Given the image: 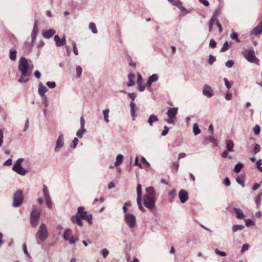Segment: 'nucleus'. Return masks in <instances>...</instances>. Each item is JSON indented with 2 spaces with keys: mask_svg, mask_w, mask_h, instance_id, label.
Here are the masks:
<instances>
[{
  "mask_svg": "<svg viewBox=\"0 0 262 262\" xmlns=\"http://www.w3.org/2000/svg\"><path fill=\"white\" fill-rule=\"evenodd\" d=\"M146 194L143 199L144 205L149 209H154L155 206V191L153 187L146 188Z\"/></svg>",
  "mask_w": 262,
  "mask_h": 262,
  "instance_id": "nucleus-1",
  "label": "nucleus"
},
{
  "mask_svg": "<svg viewBox=\"0 0 262 262\" xmlns=\"http://www.w3.org/2000/svg\"><path fill=\"white\" fill-rule=\"evenodd\" d=\"M48 231L47 226L44 223H42L39 227L35 234L37 243L40 244V242H45L48 237Z\"/></svg>",
  "mask_w": 262,
  "mask_h": 262,
  "instance_id": "nucleus-2",
  "label": "nucleus"
},
{
  "mask_svg": "<svg viewBox=\"0 0 262 262\" xmlns=\"http://www.w3.org/2000/svg\"><path fill=\"white\" fill-rule=\"evenodd\" d=\"M29 63L28 60L25 57H21L18 62V70L21 72L22 76L28 75Z\"/></svg>",
  "mask_w": 262,
  "mask_h": 262,
  "instance_id": "nucleus-3",
  "label": "nucleus"
},
{
  "mask_svg": "<svg viewBox=\"0 0 262 262\" xmlns=\"http://www.w3.org/2000/svg\"><path fill=\"white\" fill-rule=\"evenodd\" d=\"M24 160L23 158H19L13 165L12 170L21 176H25L27 170L23 168L21 164V162Z\"/></svg>",
  "mask_w": 262,
  "mask_h": 262,
  "instance_id": "nucleus-4",
  "label": "nucleus"
},
{
  "mask_svg": "<svg viewBox=\"0 0 262 262\" xmlns=\"http://www.w3.org/2000/svg\"><path fill=\"white\" fill-rule=\"evenodd\" d=\"M40 214V211L37 209H34L30 214V224L33 228H36L39 223V219Z\"/></svg>",
  "mask_w": 262,
  "mask_h": 262,
  "instance_id": "nucleus-5",
  "label": "nucleus"
},
{
  "mask_svg": "<svg viewBox=\"0 0 262 262\" xmlns=\"http://www.w3.org/2000/svg\"><path fill=\"white\" fill-rule=\"evenodd\" d=\"M178 109L177 107H169L166 113L168 116V119L165 120L168 124H174L175 118L178 113Z\"/></svg>",
  "mask_w": 262,
  "mask_h": 262,
  "instance_id": "nucleus-6",
  "label": "nucleus"
},
{
  "mask_svg": "<svg viewBox=\"0 0 262 262\" xmlns=\"http://www.w3.org/2000/svg\"><path fill=\"white\" fill-rule=\"evenodd\" d=\"M13 206L18 207L20 206L23 201V192L20 190H18L15 192L13 197Z\"/></svg>",
  "mask_w": 262,
  "mask_h": 262,
  "instance_id": "nucleus-7",
  "label": "nucleus"
},
{
  "mask_svg": "<svg viewBox=\"0 0 262 262\" xmlns=\"http://www.w3.org/2000/svg\"><path fill=\"white\" fill-rule=\"evenodd\" d=\"M245 58L250 62H256L257 58L253 49L246 50L243 52Z\"/></svg>",
  "mask_w": 262,
  "mask_h": 262,
  "instance_id": "nucleus-8",
  "label": "nucleus"
},
{
  "mask_svg": "<svg viewBox=\"0 0 262 262\" xmlns=\"http://www.w3.org/2000/svg\"><path fill=\"white\" fill-rule=\"evenodd\" d=\"M126 224L130 229H133L136 225V217L132 213H127L124 216Z\"/></svg>",
  "mask_w": 262,
  "mask_h": 262,
  "instance_id": "nucleus-9",
  "label": "nucleus"
},
{
  "mask_svg": "<svg viewBox=\"0 0 262 262\" xmlns=\"http://www.w3.org/2000/svg\"><path fill=\"white\" fill-rule=\"evenodd\" d=\"M64 137L63 134H60L56 142L54 150L56 152H58L60 148L64 145Z\"/></svg>",
  "mask_w": 262,
  "mask_h": 262,
  "instance_id": "nucleus-10",
  "label": "nucleus"
},
{
  "mask_svg": "<svg viewBox=\"0 0 262 262\" xmlns=\"http://www.w3.org/2000/svg\"><path fill=\"white\" fill-rule=\"evenodd\" d=\"M202 93L205 96L208 98H211L213 95V92L211 87L208 84L204 85Z\"/></svg>",
  "mask_w": 262,
  "mask_h": 262,
  "instance_id": "nucleus-11",
  "label": "nucleus"
},
{
  "mask_svg": "<svg viewBox=\"0 0 262 262\" xmlns=\"http://www.w3.org/2000/svg\"><path fill=\"white\" fill-rule=\"evenodd\" d=\"M137 84L138 89L140 92H143L145 90L146 85L143 84L142 77L139 73L137 75Z\"/></svg>",
  "mask_w": 262,
  "mask_h": 262,
  "instance_id": "nucleus-12",
  "label": "nucleus"
},
{
  "mask_svg": "<svg viewBox=\"0 0 262 262\" xmlns=\"http://www.w3.org/2000/svg\"><path fill=\"white\" fill-rule=\"evenodd\" d=\"M250 34L256 36L262 34V20L251 31Z\"/></svg>",
  "mask_w": 262,
  "mask_h": 262,
  "instance_id": "nucleus-13",
  "label": "nucleus"
},
{
  "mask_svg": "<svg viewBox=\"0 0 262 262\" xmlns=\"http://www.w3.org/2000/svg\"><path fill=\"white\" fill-rule=\"evenodd\" d=\"M158 79L159 76L157 74H154L151 76H149L146 84L147 88H150L152 83L157 81Z\"/></svg>",
  "mask_w": 262,
  "mask_h": 262,
  "instance_id": "nucleus-14",
  "label": "nucleus"
},
{
  "mask_svg": "<svg viewBox=\"0 0 262 262\" xmlns=\"http://www.w3.org/2000/svg\"><path fill=\"white\" fill-rule=\"evenodd\" d=\"M179 198L182 203H184L188 199L187 192L184 190H181L179 192Z\"/></svg>",
  "mask_w": 262,
  "mask_h": 262,
  "instance_id": "nucleus-15",
  "label": "nucleus"
},
{
  "mask_svg": "<svg viewBox=\"0 0 262 262\" xmlns=\"http://www.w3.org/2000/svg\"><path fill=\"white\" fill-rule=\"evenodd\" d=\"M54 40L56 43V45L57 47H61L64 46L66 43V39L65 36H63L62 38H60L59 35H56L54 36Z\"/></svg>",
  "mask_w": 262,
  "mask_h": 262,
  "instance_id": "nucleus-16",
  "label": "nucleus"
},
{
  "mask_svg": "<svg viewBox=\"0 0 262 262\" xmlns=\"http://www.w3.org/2000/svg\"><path fill=\"white\" fill-rule=\"evenodd\" d=\"M38 94L43 99H47L45 93L48 91V89L42 83H39L38 85Z\"/></svg>",
  "mask_w": 262,
  "mask_h": 262,
  "instance_id": "nucleus-17",
  "label": "nucleus"
},
{
  "mask_svg": "<svg viewBox=\"0 0 262 262\" xmlns=\"http://www.w3.org/2000/svg\"><path fill=\"white\" fill-rule=\"evenodd\" d=\"M38 22L37 20H35L33 26V29L31 33V40L33 42H35L37 34L38 31Z\"/></svg>",
  "mask_w": 262,
  "mask_h": 262,
  "instance_id": "nucleus-18",
  "label": "nucleus"
},
{
  "mask_svg": "<svg viewBox=\"0 0 262 262\" xmlns=\"http://www.w3.org/2000/svg\"><path fill=\"white\" fill-rule=\"evenodd\" d=\"M71 221L72 223H76L79 226H82L83 225V222L81 220V217L77 213L71 217Z\"/></svg>",
  "mask_w": 262,
  "mask_h": 262,
  "instance_id": "nucleus-19",
  "label": "nucleus"
},
{
  "mask_svg": "<svg viewBox=\"0 0 262 262\" xmlns=\"http://www.w3.org/2000/svg\"><path fill=\"white\" fill-rule=\"evenodd\" d=\"M172 5L177 7L181 11H185L186 9L182 6L180 0H168Z\"/></svg>",
  "mask_w": 262,
  "mask_h": 262,
  "instance_id": "nucleus-20",
  "label": "nucleus"
},
{
  "mask_svg": "<svg viewBox=\"0 0 262 262\" xmlns=\"http://www.w3.org/2000/svg\"><path fill=\"white\" fill-rule=\"evenodd\" d=\"M209 142H211L213 144V146H216L217 145V142L216 140L212 136L205 138L204 142H203L204 145H207Z\"/></svg>",
  "mask_w": 262,
  "mask_h": 262,
  "instance_id": "nucleus-21",
  "label": "nucleus"
},
{
  "mask_svg": "<svg viewBox=\"0 0 262 262\" xmlns=\"http://www.w3.org/2000/svg\"><path fill=\"white\" fill-rule=\"evenodd\" d=\"M56 33L54 29H50L42 32V35L45 38H50Z\"/></svg>",
  "mask_w": 262,
  "mask_h": 262,
  "instance_id": "nucleus-22",
  "label": "nucleus"
},
{
  "mask_svg": "<svg viewBox=\"0 0 262 262\" xmlns=\"http://www.w3.org/2000/svg\"><path fill=\"white\" fill-rule=\"evenodd\" d=\"M233 210L236 214V217L237 219H243L245 217V215L244 214L243 211L241 209L234 208Z\"/></svg>",
  "mask_w": 262,
  "mask_h": 262,
  "instance_id": "nucleus-23",
  "label": "nucleus"
},
{
  "mask_svg": "<svg viewBox=\"0 0 262 262\" xmlns=\"http://www.w3.org/2000/svg\"><path fill=\"white\" fill-rule=\"evenodd\" d=\"M84 208L82 206H80L78 208L77 213L79 216L82 219H85L87 216V211H84Z\"/></svg>",
  "mask_w": 262,
  "mask_h": 262,
  "instance_id": "nucleus-24",
  "label": "nucleus"
},
{
  "mask_svg": "<svg viewBox=\"0 0 262 262\" xmlns=\"http://www.w3.org/2000/svg\"><path fill=\"white\" fill-rule=\"evenodd\" d=\"M135 78V75L134 74L129 73L128 75V82L127 83L128 86H132L134 85L135 82L134 79Z\"/></svg>",
  "mask_w": 262,
  "mask_h": 262,
  "instance_id": "nucleus-25",
  "label": "nucleus"
},
{
  "mask_svg": "<svg viewBox=\"0 0 262 262\" xmlns=\"http://www.w3.org/2000/svg\"><path fill=\"white\" fill-rule=\"evenodd\" d=\"M158 120H159V119H158L157 116H156L155 115L152 114L149 116V117L147 120V122L150 126H152L153 123L157 122Z\"/></svg>",
  "mask_w": 262,
  "mask_h": 262,
  "instance_id": "nucleus-26",
  "label": "nucleus"
},
{
  "mask_svg": "<svg viewBox=\"0 0 262 262\" xmlns=\"http://www.w3.org/2000/svg\"><path fill=\"white\" fill-rule=\"evenodd\" d=\"M233 147L234 143L233 141L231 140H228L226 141V147L228 151H233Z\"/></svg>",
  "mask_w": 262,
  "mask_h": 262,
  "instance_id": "nucleus-27",
  "label": "nucleus"
},
{
  "mask_svg": "<svg viewBox=\"0 0 262 262\" xmlns=\"http://www.w3.org/2000/svg\"><path fill=\"white\" fill-rule=\"evenodd\" d=\"M109 112H110L109 108H106L102 111V114H103V115L104 117V120L106 123H108L110 121L109 115H108Z\"/></svg>",
  "mask_w": 262,
  "mask_h": 262,
  "instance_id": "nucleus-28",
  "label": "nucleus"
},
{
  "mask_svg": "<svg viewBox=\"0 0 262 262\" xmlns=\"http://www.w3.org/2000/svg\"><path fill=\"white\" fill-rule=\"evenodd\" d=\"M231 45H232L231 41L225 42L224 43L223 47L221 49L220 51L222 52L226 51L227 50H228L229 49V48L231 47Z\"/></svg>",
  "mask_w": 262,
  "mask_h": 262,
  "instance_id": "nucleus-29",
  "label": "nucleus"
},
{
  "mask_svg": "<svg viewBox=\"0 0 262 262\" xmlns=\"http://www.w3.org/2000/svg\"><path fill=\"white\" fill-rule=\"evenodd\" d=\"M17 51L15 49H11L10 50L9 57L12 60H15L16 58Z\"/></svg>",
  "mask_w": 262,
  "mask_h": 262,
  "instance_id": "nucleus-30",
  "label": "nucleus"
},
{
  "mask_svg": "<svg viewBox=\"0 0 262 262\" xmlns=\"http://www.w3.org/2000/svg\"><path fill=\"white\" fill-rule=\"evenodd\" d=\"M243 164L241 162H238L235 165L233 171L235 173H238L240 172V171L243 168Z\"/></svg>",
  "mask_w": 262,
  "mask_h": 262,
  "instance_id": "nucleus-31",
  "label": "nucleus"
},
{
  "mask_svg": "<svg viewBox=\"0 0 262 262\" xmlns=\"http://www.w3.org/2000/svg\"><path fill=\"white\" fill-rule=\"evenodd\" d=\"M123 156L119 154L116 157V161L115 162L114 165L115 166H117L120 165L123 161Z\"/></svg>",
  "mask_w": 262,
  "mask_h": 262,
  "instance_id": "nucleus-32",
  "label": "nucleus"
},
{
  "mask_svg": "<svg viewBox=\"0 0 262 262\" xmlns=\"http://www.w3.org/2000/svg\"><path fill=\"white\" fill-rule=\"evenodd\" d=\"M137 200L141 199V193H142V186L141 184H138L137 186Z\"/></svg>",
  "mask_w": 262,
  "mask_h": 262,
  "instance_id": "nucleus-33",
  "label": "nucleus"
},
{
  "mask_svg": "<svg viewBox=\"0 0 262 262\" xmlns=\"http://www.w3.org/2000/svg\"><path fill=\"white\" fill-rule=\"evenodd\" d=\"M193 133L195 135H198L201 133V130L199 127V125L197 123H194L193 125Z\"/></svg>",
  "mask_w": 262,
  "mask_h": 262,
  "instance_id": "nucleus-34",
  "label": "nucleus"
},
{
  "mask_svg": "<svg viewBox=\"0 0 262 262\" xmlns=\"http://www.w3.org/2000/svg\"><path fill=\"white\" fill-rule=\"evenodd\" d=\"M86 130L85 128H81L77 132L76 135L78 138L81 139L82 138L83 134L86 132Z\"/></svg>",
  "mask_w": 262,
  "mask_h": 262,
  "instance_id": "nucleus-35",
  "label": "nucleus"
},
{
  "mask_svg": "<svg viewBox=\"0 0 262 262\" xmlns=\"http://www.w3.org/2000/svg\"><path fill=\"white\" fill-rule=\"evenodd\" d=\"M245 228L244 225H234L232 227V231L235 232L238 230H242Z\"/></svg>",
  "mask_w": 262,
  "mask_h": 262,
  "instance_id": "nucleus-36",
  "label": "nucleus"
},
{
  "mask_svg": "<svg viewBox=\"0 0 262 262\" xmlns=\"http://www.w3.org/2000/svg\"><path fill=\"white\" fill-rule=\"evenodd\" d=\"M89 29L92 31V32L93 33H94V34H97V33L98 31H97V30L96 29V25H95V24L94 23H91L89 24Z\"/></svg>",
  "mask_w": 262,
  "mask_h": 262,
  "instance_id": "nucleus-37",
  "label": "nucleus"
},
{
  "mask_svg": "<svg viewBox=\"0 0 262 262\" xmlns=\"http://www.w3.org/2000/svg\"><path fill=\"white\" fill-rule=\"evenodd\" d=\"M71 232V230L70 229H67L65 230L64 233L63 234V237L65 240L69 239V236L70 235Z\"/></svg>",
  "mask_w": 262,
  "mask_h": 262,
  "instance_id": "nucleus-38",
  "label": "nucleus"
},
{
  "mask_svg": "<svg viewBox=\"0 0 262 262\" xmlns=\"http://www.w3.org/2000/svg\"><path fill=\"white\" fill-rule=\"evenodd\" d=\"M230 38L232 39L235 40L238 42H241V41L239 39H238L237 37V34L236 32H235L233 30H232V33L230 35Z\"/></svg>",
  "mask_w": 262,
  "mask_h": 262,
  "instance_id": "nucleus-39",
  "label": "nucleus"
},
{
  "mask_svg": "<svg viewBox=\"0 0 262 262\" xmlns=\"http://www.w3.org/2000/svg\"><path fill=\"white\" fill-rule=\"evenodd\" d=\"M34 42H33L32 40L31 42H27L25 45V48L27 50H28L29 52H30L34 46Z\"/></svg>",
  "mask_w": 262,
  "mask_h": 262,
  "instance_id": "nucleus-40",
  "label": "nucleus"
},
{
  "mask_svg": "<svg viewBox=\"0 0 262 262\" xmlns=\"http://www.w3.org/2000/svg\"><path fill=\"white\" fill-rule=\"evenodd\" d=\"M45 201L48 207L50 208H51L52 206V203L50 195L48 196H45Z\"/></svg>",
  "mask_w": 262,
  "mask_h": 262,
  "instance_id": "nucleus-41",
  "label": "nucleus"
},
{
  "mask_svg": "<svg viewBox=\"0 0 262 262\" xmlns=\"http://www.w3.org/2000/svg\"><path fill=\"white\" fill-rule=\"evenodd\" d=\"M76 71L77 77H79L81 76L82 72V69L81 67L80 66H77Z\"/></svg>",
  "mask_w": 262,
  "mask_h": 262,
  "instance_id": "nucleus-42",
  "label": "nucleus"
},
{
  "mask_svg": "<svg viewBox=\"0 0 262 262\" xmlns=\"http://www.w3.org/2000/svg\"><path fill=\"white\" fill-rule=\"evenodd\" d=\"M46 84L50 89H54L56 86V83L54 81H48Z\"/></svg>",
  "mask_w": 262,
  "mask_h": 262,
  "instance_id": "nucleus-43",
  "label": "nucleus"
},
{
  "mask_svg": "<svg viewBox=\"0 0 262 262\" xmlns=\"http://www.w3.org/2000/svg\"><path fill=\"white\" fill-rule=\"evenodd\" d=\"M217 21H219L216 17V14L215 13H214L213 16H212L210 20L209 23L214 24V23H215V24H217Z\"/></svg>",
  "mask_w": 262,
  "mask_h": 262,
  "instance_id": "nucleus-44",
  "label": "nucleus"
},
{
  "mask_svg": "<svg viewBox=\"0 0 262 262\" xmlns=\"http://www.w3.org/2000/svg\"><path fill=\"white\" fill-rule=\"evenodd\" d=\"M260 131V127L259 125H256L253 128V132L255 135H259Z\"/></svg>",
  "mask_w": 262,
  "mask_h": 262,
  "instance_id": "nucleus-45",
  "label": "nucleus"
},
{
  "mask_svg": "<svg viewBox=\"0 0 262 262\" xmlns=\"http://www.w3.org/2000/svg\"><path fill=\"white\" fill-rule=\"evenodd\" d=\"M43 192L45 197V196H48L50 195L48 187L45 185H43Z\"/></svg>",
  "mask_w": 262,
  "mask_h": 262,
  "instance_id": "nucleus-46",
  "label": "nucleus"
},
{
  "mask_svg": "<svg viewBox=\"0 0 262 262\" xmlns=\"http://www.w3.org/2000/svg\"><path fill=\"white\" fill-rule=\"evenodd\" d=\"M214 252L215 254H216L217 255H220L223 257H225L227 255L226 253L225 252L221 251L217 249H216Z\"/></svg>",
  "mask_w": 262,
  "mask_h": 262,
  "instance_id": "nucleus-47",
  "label": "nucleus"
},
{
  "mask_svg": "<svg viewBox=\"0 0 262 262\" xmlns=\"http://www.w3.org/2000/svg\"><path fill=\"white\" fill-rule=\"evenodd\" d=\"M260 146L259 144H256L253 148V152L254 154H256L260 151Z\"/></svg>",
  "mask_w": 262,
  "mask_h": 262,
  "instance_id": "nucleus-48",
  "label": "nucleus"
},
{
  "mask_svg": "<svg viewBox=\"0 0 262 262\" xmlns=\"http://www.w3.org/2000/svg\"><path fill=\"white\" fill-rule=\"evenodd\" d=\"M23 251H24V252L29 257H31V256L30 255V254L29 253L28 250H27V245L26 243H24V244L23 245Z\"/></svg>",
  "mask_w": 262,
  "mask_h": 262,
  "instance_id": "nucleus-49",
  "label": "nucleus"
},
{
  "mask_svg": "<svg viewBox=\"0 0 262 262\" xmlns=\"http://www.w3.org/2000/svg\"><path fill=\"white\" fill-rule=\"evenodd\" d=\"M101 253L102 254L103 257L104 258H106L109 254V251L107 249L104 248L101 250Z\"/></svg>",
  "mask_w": 262,
  "mask_h": 262,
  "instance_id": "nucleus-50",
  "label": "nucleus"
},
{
  "mask_svg": "<svg viewBox=\"0 0 262 262\" xmlns=\"http://www.w3.org/2000/svg\"><path fill=\"white\" fill-rule=\"evenodd\" d=\"M249 248V245L248 244H244L241 250V252L242 253H244L245 251L247 250Z\"/></svg>",
  "mask_w": 262,
  "mask_h": 262,
  "instance_id": "nucleus-51",
  "label": "nucleus"
},
{
  "mask_svg": "<svg viewBox=\"0 0 262 262\" xmlns=\"http://www.w3.org/2000/svg\"><path fill=\"white\" fill-rule=\"evenodd\" d=\"M223 80L226 86L228 89H229L232 86V83H231L226 78H224Z\"/></svg>",
  "mask_w": 262,
  "mask_h": 262,
  "instance_id": "nucleus-52",
  "label": "nucleus"
},
{
  "mask_svg": "<svg viewBox=\"0 0 262 262\" xmlns=\"http://www.w3.org/2000/svg\"><path fill=\"white\" fill-rule=\"evenodd\" d=\"M233 64L234 61L232 60H229L225 63V66L229 68H231Z\"/></svg>",
  "mask_w": 262,
  "mask_h": 262,
  "instance_id": "nucleus-53",
  "label": "nucleus"
},
{
  "mask_svg": "<svg viewBox=\"0 0 262 262\" xmlns=\"http://www.w3.org/2000/svg\"><path fill=\"white\" fill-rule=\"evenodd\" d=\"M137 204H138V207L140 209V210L142 211V212H144L145 211V209H144V208L142 206V204H141V200H137Z\"/></svg>",
  "mask_w": 262,
  "mask_h": 262,
  "instance_id": "nucleus-54",
  "label": "nucleus"
},
{
  "mask_svg": "<svg viewBox=\"0 0 262 262\" xmlns=\"http://www.w3.org/2000/svg\"><path fill=\"white\" fill-rule=\"evenodd\" d=\"M73 47V52L75 55H78V51L77 50V47H76V43L75 42L73 41L72 43Z\"/></svg>",
  "mask_w": 262,
  "mask_h": 262,
  "instance_id": "nucleus-55",
  "label": "nucleus"
},
{
  "mask_svg": "<svg viewBox=\"0 0 262 262\" xmlns=\"http://www.w3.org/2000/svg\"><path fill=\"white\" fill-rule=\"evenodd\" d=\"M169 131V128L167 126H164V130L162 131L161 133V135L162 136H165Z\"/></svg>",
  "mask_w": 262,
  "mask_h": 262,
  "instance_id": "nucleus-56",
  "label": "nucleus"
},
{
  "mask_svg": "<svg viewBox=\"0 0 262 262\" xmlns=\"http://www.w3.org/2000/svg\"><path fill=\"white\" fill-rule=\"evenodd\" d=\"M134 166H138L140 168H142V165L139 162V158L136 157L135 158V162L134 164Z\"/></svg>",
  "mask_w": 262,
  "mask_h": 262,
  "instance_id": "nucleus-57",
  "label": "nucleus"
},
{
  "mask_svg": "<svg viewBox=\"0 0 262 262\" xmlns=\"http://www.w3.org/2000/svg\"><path fill=\"white\" fill-rule=\"evenodd\" d=\"M260 202H261L260 195H258L255 200V202L257 205V208H258L259 207Z\"/></svg>",
  "mask_w": 262,
  "mask_h": 262,
  "instance_id": "nucleus-58",
  "label": "nucleus"
},
{
  "mask_svg": "<svg viewBox=\"0 0 262 262\" xmlns=\"http://www.w3.org/2000/svg\"><path fill=\"white\" fill-rule=\"evenodd\" d=\"M245 223L246 224V226L247 227H249V226L254 224V223L252 222V221L251 219H246L245 220Z\"/></svg>",
  "mask_w": 262,
  "mask_h": 262,
  "instance_id": "nucleus-59",
  "label": "nucleus"
},
{
  "mask_svg": "<svg viewBox=\"0 0 262 262\" xmlns=\"http://www.w3.org/2000/svg\"><path fill=\"white\" fill-rule=\"evenodd\" d=\"M179 167V163L178 161L174 162L172 163V167L176 170V171H178Z\"/></svg>",
  "mask_w": 262,
  "mask_h": 262,
  "instance_id": "nucleus-60",
  "label": "nucleus"
},
{
  "mask_svg": "<svg viewBox=\"0 0 262 262\" xmlns=\"http://www.w3.org/2000/svg\"><path fill=\"white\" fill-rule=\"evenodd\" d=\"M215 60V57L213 56L212 55H210L209 56V60H208V63L210 64H212L214 62Z\"/></svg>",
  "mask_w": 262,
  "mask_h": 262,
  "instance_id": "nucleus-61",
  "label": "nucleus"
},
{
  "mask_svg": "<svg viewBox=\"0 0 262 262\" xmlns=\"http://www.w3.org/2000/svg\"><path fill=\"white\" fill-rule=\"evenodd\" d=\"M85 219H86V220H87V221L88 222V223L90 225L92 224V223H93V222H92L93 216H92V214H90L89 215H87L86 216Z\"/></svg>",
  "mask_w": 262,
  "mask_h": 262,
  "instance_id": "nucleus-62",
  "label": "nucleus"
},
{
  "mask_svg": "<svg viewBox=\"0 0 262 262\" xmlns=\"http://www.w3.org/2000/svg\"><path fill=\"white\" fill-rule=\"evenodd\" d=\"M216 42L214 39H212L210 40V42H209V46L211 48H215L216 46Z\"/></svg>",
  "mask_w": 262,
  "mask_h": 262,
  "instance_id": "nucleus-63",
  "label": "nucleus"
},
{
  "mask_svg": "<svg viewBox=\"0 0 262 262\" xmlns=\"http://www.w3.org/2000/svg\"><path fill=\"white\" fill-rule=\"evenodd\" d=\"M224 184L226 186H229L230 185V181L228 178L226 177L224 179Z\"/></svg>",
  "mask_w": 262,
  "mask_h": 262,
  "instance_id": "nucleus-64",
  "label": "nucleus"
}]
</instances>
